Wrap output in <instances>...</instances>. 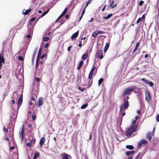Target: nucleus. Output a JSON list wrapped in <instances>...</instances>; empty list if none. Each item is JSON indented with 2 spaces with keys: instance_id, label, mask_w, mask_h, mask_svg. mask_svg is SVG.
<instances>
[{
  "instance_id": "a19ab883",
  "label": "nucleus",
  "mask_w": 159,
  "mask_h": 159,
  "mask_svg": "<svg viewBox=\"0 0 159 159\" xmlns=\"http://www.w3.org/2000/svg\"><path fill=\"white\" fill-rule=\"evenodd\" d=\"M36 53H37V50H36L34 51L33 54V57L34 58V57H35V56L36 54Z\"/></svg>"
},
{
  "instance_id": "bb28decb",
  "label": "nucleus",
  "mask_w": 159,
  "mask_h": 159,
  "mask_svg": "<svg viewBox=\"0 0 159 159\" xmlns=\"http://www.w3.org/2000/svg\"><path fill=\"white\" fill-rule=\"evenodd\" d=\"M140 141L143 144H146L147 143V141L144 139H142Z\"/></svg>"
},
{
  "instance_id": "2eb2a0df",
  "label": "nucleus",
  "mask_w": 159,
  "mask_h": 159,
  "mask_svg": "<svg viewBox=\"0 0 159 159\" xmlns=\"http://www.w3.org/2000/svg\"><path fill=\"white\" fill-rule=\"evenodd\" d=\"M134 152V151H127L125 152V154L126 156H129L130 155L132 154Z\"/></svg>"
},
{
  "instance_id": "20e7f679",
  "label": "nucleus",
  "mask_w": 159,
  "mask_h": 159,
  "mask_svg": "<svg viewBox=\"0 0 159 159\" xmlns=\"http://www.w3.org/2000/svg\"><path fill=\"white\" fill-rule=\"evenodd\" d=\"M145 93L146 100L148 102H150L152 98L150 93L148 91H145Z\"/></svg>"
},
{
  "instance_id": "4d7b16f0",
  "label": "nucleus",
  "mask_w": 159,
  "mask_h": 159,
  "mask_svg": "<svg viewBox=\"0 0 159 159\" xmlns=\"http://www.w3.org/2000/svg\"><path fill=\"white\" fill-rule=\"evenodd\" d=\"M145 15L144 14L142 16V17L141 18L142 20L143 19L144 20L145 19Z\"/></svg>"
},
{
  "instance_id": "f8f14e48",
  "label": "nucleus",
  "mask_w": 159,
  "mask_h": 159,
  "mask_svg": "<svg viewBox=\"0 0 159 159\" xmlns=\"http://www.w3.org/2000/svg\"><path fill=\"white\" fill-rule=\"evenodd\" d=\"M79 34V31H77L73 34L71 36V38L72 39H75L78 36Z\"/></svg>"
},
{
  "instance_id": "e2e57ef3",
  "label": "nucleus",
  "mask_w": 159,
  "mask_h": 159,
  "mask_svg": "<svg viewBox=\"0 0 159 159\" xmlns=\"http://www.w3.org/2000/svg\"><path fill=\"white\" fill-rule=\"evenodd\" d=\"M32 125L30 124H29L28 125V128H30L32 127Z\"/></svg>"
},
{
  "instance_id": "680f3d73",
  "label": "nucleus",
  "mask_w": 159,
  "mask_h": 159,
  "mask_svg": "<svg viewBox=\"0 0 159 159\" xmlns=\"http://www.w3.org/2000/svg\"><path fill=\"white\" fill-rule=\"evenodd\" d=\"M33 105V103L32 102H30L28 104L29 106H31Z\"/></svg>"
},
{
  "instance_id": "a18cd8bd",
  "label": "nucleus",
  "mask_w": 159,
  "mask_h": 159,
  "mask_svg": "<svg viewBox=\"0 0 159 159\" xmlns=\"http://www.w3.org/2000/svg\"><path fill=\"white\" fill-rule=\"evenodd\" d=\"M143 144H142V143L141 142V141H140L138 143V147H140Z\"/></svg>"
},
{
  "instance_id": "9d476101",
  "label": "nucleus",
  "mask_w": 159,
  "mask_h": 159,
  "mask_svg": "<svg viewBox=\"0 0 159 159\" xmlns=\"http://www.w3.org/2000/svg\"><path fill=\"white\" fill-rule=\"evenodd\" d=\"M22 101H23V94H22L20 95V96L18 100V108L20 107L21 104V103L22 102Z\"/></svg>"
},
{
  "instance_id": "49530a36",
  "label": "nucleus",
  "mask_w": 159,
  "mask_h": 159,
  "mask_svg": "<svg viewBox=\"0 0 159 159\" xmlns=\"http://www.w3.org/2000/svg\"><path fill=\"white\" fill-rule=\"evenodd\" d=\"M35 80L38 82H39L40 81V79L39 77H36L35 78Z\"/></svg>"
},
{
  "instance_id": "a211bd4d",
  "label": "nucleus",
  "mask_w": 159,
  "mask_h": 159,
  "mask_svg": "<svg viewBox=\"0 0 159 159\" xmlns=\"http://www.w3.org/2000/svg\"><path fill=\"white\" fill-rule=\"evenodd\" d=\"M126 148L130 150H133L134 149V146L131 145H127L126 146Z\"/></svg>"
},
{
  "instance_id": "0eeeda50",
  "label": "nucleus",
  "mask_w": 159,
  "mask_h": 159,
  "mask_svg": "<svg viewBox=\"0 0 159 159\" xmlns=\"http://www.w3.org/2000/svg\"><path fill=\"white\" fill-rule=\"evenodd\" d=\"M62 159H71V157L65 153H62L61 154Z\"/></svg>"
},
{
  "instance_id": "aec40b11",
  "label": "nucleus",
  "mask_w": 159,
  "mask_h": 159,
  "mask_svg": "<svg viewBox=\"0 0 159 159\" xmlns=\"http://www.w3.org/2000/svg\"><path fill=\"white\" fill-rule=\"evenodd\" d=\"M83 64V61H81L79 63V65H78L77 67V69L79 70L80 69L82 65Z\"/></svg>"
},
{
  "instance_id": "393cba45",
  "label": "nucleus",
  "mask_w": 159,
  "mask_h": 159,
  "mask_svg": "<svg viewBox=\"0 0 159 159\" xmlns=\"http://www.w3.org/2000/svg\"><path fill=\"white\" fill-rule=\"evenodd\" d=\"M97 45H101L102 47V45H103L102 42V40H98L97 42Z\"/></svg>"
},
{
  "instance_id": "13d9d810",
  "label": "nucleus",
  "mask_w": 159,
  "mask_h": 159,
  "mask_svg": "<svg viewBox=\"0 0 159 159\" xmlns=\"http://www.w3.org/2000/svg\"><path fill=\"white\" fill-rule=\"evenodd\" d=\"M81 46H82V42H81V41L80 42V43L79 44V46L80 47H81Z\"/></svg>"
},
{
  "instance_id": "de8ad7c7",
  "label": "nucleus",
  "mask_w": 159,
  "mask_h": 159,
  "mask_svg": "<svg viewBox=\"0 0 159 159\" xmlns=\"http://www.w3.org/2000/svg\"><path fill=\"white\" fill-rule=\"evenodd\" d=\"M50 39L49 37H44L43 40H49Z\"/></svg>"
},
{
  "instance_id": "09e8293b",
  "label": "nucleus",
  "mask_w": 159,
  "mask_h": 159,
  "mask_svg": "<svg viewBox=\"0 0 159 159\" xmlns=\"http://www.w3.org/2000/svg\"><path fill=\"white\" fill-rule=\"evenodd\" d=\"M97 32L98 33V34H103V33H104V32L102 31H100V30H99V31H97Z\"/></svg>"
},
{
  "instance_id": "7c9ffc66",
  "label": "nucleus",
  "mask_w": 159,
  "mask_h": 159,
  "mask_svg": "<svg viewBox=\"0 0 159 159\" xmlns=\"http://www.w3.org/2000/svg\"><path fill=\"white\" fill-rule=\"evenodd\" d=\"M98 34V33L96 31L93 33L92 34V36L94 37H95L97 36Z\"/></svg>"
},
{
  "instance_id": "412c9836",
  "label": "nucleus",
  "mask_w": 159,
  "mask_h": 159,
  "mask_svg": "<svg viewBox=\"0 0 159 159\" xmlns=\"http://www.w3.org/2000/svg\"><path fill=\"white\" fill-rule=\"evenodd\" d=\"M31 9H27L24 12H23V14L25 15H28L29 13L31 11Z\"/></svg>"
},
{
  "instance_id": "f03ea898",
  "label": "nucleus",
  "mask_w": 159,
  "mask_h": 159,
  "mask_svg": "<svg viewBox=\"0 0 159 159\" xmlns=\"http://www.w3.org/2000/svg\"><path fill=\"white\" fill-rule=\"evenodd\" d=\"M124 103L123 105H122L120 108V112H123L125 110L124 109H127L129 107V102L128 100L124 99Z\"/></svg>"
},
{
  "instance_id": "2f4dec72",
  "label": "nucleus",
  "mask_w": 159,
  "mask_h": 159,
  "mask_svg": "<svg viewBox=\"0 0 159 159\" xmlns=\"http://www.w3.org/2000/svg\"><path fill=\"white\" fill-rule=\"evenodd\" d=\"M24 132L21 131L20 136L21 137L22 140H23L24 139Z\"/></svg>"
},
{
  "instance_id": "338daca9",
  "label": "nucleus",
  "mask_w": 159,
  "mask_h": 159,
  "mask_svg": "<svg viewBox=\"0 0 159 159\" xmlns=\"http://www.w3.org/2000/svg\"><path fill=\"white\" fill-rule=\"evenodd\" d=\"M24 125H23V126H22V130H21V131L24 132Z\"/></svg>"
},
{
  "instance_id": "58836bf2",
  "label": "nucleus",
  "mask_w": 159,
  "mask_h": 159,
  "mask_svg": "<svg viewBox=\"0 0 159 159\" xmlns=\"http://www.w3.org/2000/svg\"><path fill=\"white\" fill-rule=\"evenodd\" d=\"M144 3V1H141L139 3V5L141 6H142L143 5Z\"/></svg>"
},
{
  "instance_id": "cd10ccee",
  "label": "nucleus",
  "mask_w": 159,
  "mask_h": 159,
  "mask_svg": "<svg viewBox=\"0 0 159 159\" xmlns=\"http://www.w3.org/2000/svg\"><path fill=\"white\" fill-rule=\"evenodd\" d=\"M103 80V78H100L98 81V85L99 86L102 83Z\"/></svg>"
},
{
  "instance_id": "6ab92c4d",
  "label": "nucleus",
  "mask_w": 159,
  "mask_h": 159,
  "mask_svg": "<svg viewBox=\"0 0 159 159\" xmlns=\"http://www.w3.org/2000/svg\"><path fill=\"white\" fill-rule=\"evenodd\" d=\"M146 137L147 139L149 140L150 141L152 138V136L151 135V133H148L146 135Z\"/></svg>"
},
{
  "instance_id": "0e129e2a",
  "label": "nucleus",
  "mask_w": 159,
  "mask_h": 159,
  "mask_svg": "<svg viewBox=\"0 0 159 159\" xmlns=\"http://www.w3.org/2000/svg\"><path fill=\"white\" fill-rule=\"evenodd\" d=\"M136 121L135 120H133L132 122V124L133 125L134 124L136 123Z\"/></svg>"
},
{
  "instance_id": "69168bd1",
  "label": "nucleus",
  "mask_w": 159,
  "mask_h": 159,
  "mask_svg": "<svg viewBox=\"0 0 159 159\" xmlns=\"http://www.w3.org/2000/svg\"><path fill=\"white\" fill-rule=\"evenodd\" d=\"M31 98L32 100H33V101H34L35 100V98L34 97L32 96L31 97Z\"/></svg>"
},
{
  "instance_id": "bf43d9fd",
  "label": "nucleus",
  "mask_w": 159,
  "mask_h": 159,
  "mask_svg": "<svg viewBox=\"0 0 159 159\" xmlns=\"http://www.w3.org/2000/svg\"><path fill=\"white\" fill-rule=\"evenodd\" d=\"M137 89L139 93H140L141 92V89L139 88H137Z\"/></svg>"
},
{
  "instance_id": "423d86ee",
  "label": "nucleus",
  "mask_w": 159,
  "mask_h": 159,
  "mask_svg": "<svg viewBox=\"0 0 159 159\" xmlns=\"http://www.w3.org/2000/svg\"><path fill=\"white\" fill-rule=\"evenodd\" d=\"M35 17H33L31 19V20L30 21V26H31L30 27L31 29H29L28 30L29 33L30 34H32L33 33V29L34 28V26L32 25L31 22L34 21L35 20Z\"/></svg>"
},
{
  "instance_id": "dca6fc26",
  "label": "nucleus",
  "mask_w": 159,
  "mask_h": 159,
  "mask_svg": "<svg viewBox=\"0 0 159 159\" xmlns=\"http://www.w3.org/2000/svg\"><path fill=\"white\" fill-rule=\"evenodd\" d=\"M42 49L41 48H40L39 49V51L38 52V55H37V59H38L39 58L40 56L41 55V52H42Z\"/></svg>"
},
{
  "instance_id": "6e6552de",
  "label": "nucleus",
  "mask_w": 159,
  "mask_h": 159,
  "mask_svg": "<svg viewBox=\"0 0 159 159\" xmlns=\"http://www.w3.org/2000/svg\"><path fill=\"white\" fill-rule=\"evenodd\" d=\"M43 98L42 97L39 98L37 101V105L39 107H40L43 103Z\"/></svg>"
},
{
  "instance_id": "473e14b6",
  "label": "nucleus",
  "mask_w": 159,
  "mask_h": 159,
  "mask_svg": "<svg viewBox=\"0 0 159 159\" xmlns=\"http://www.w3.org/2000/svg\"><path fill=\"white\" fill-rule=\"evenodd\" d=\"M36 142V139L34 138L33 139H32L30 141L31 143L34 144Z\"/></svg>"
},
{
  "instance_id": "8fccbe9b",
  "label": "nucleus",
  "mask_w": 159,
  "mask_h": 159,
  "mask_svg": "<svg viewBox=\"0 0 159 159\" xmlns=\"http://www.w3.org/2000/svg\"><path fill=\"white\" fill-rule=\"evenodd\" d=\"M86 7H85L83 10V11H82V16H83V15H84V14L85 12V9H86Z\"/></svg>"
},
{
  "instance_id": "4c0bfd02",
  "label": "nucleus",
  "mask_w": 159,
  "mask_h": 159,
  "mask_svg": "<svg viewBox=\"0 0 159 159\" xmlns=\"http://www.w3.org/2000/svg\"><path fill=\"white\" fill-rule=\"evenodd\" d=\"M32 119L33 120H34L36 118L35 114H34V115H33V114L32 115Z\"/></svg>"
},
{
  "instance_id": "ddd939ff",
  "label": "nucleus",
  "mask_w": 159,
  "mask_h": 159,
  "mask_svg": "<svg viewBox=\"0 0 159 159\" xmlns=\"http://www.w3.org/2000/svg\"><path fill=\"white\" fill-rule=\"evenodd\" d=\"M45 141V138L42 137L40 140L39 144L41 146L43 144Z\"/></svg>"
},
{
  "instance_id": "c03bdc74",
  "label": "nucleus",
  "mask_w": 159,
  "mask_h": 159,
  "mask_svg": "<svg viewBox=\"0 0 159 159\" xmlns=\"http://www.w3.org/2000/svg\"><path fill=\"white\" fill-rule=\"evenodd\" d=\"M47 55L46 54H43V55L41 56V59H43L44 58H45L46 57V56Z\"/></svg>"
},
{
  "instance_id": "37998d69",
  "label": "nucleus",
  "mask_w": 159,
  "mask_h": 159,
  "mask_svg": "<svg viewBox=\"0 0 159 159\" xmlns=\"http://www.w3.org/2000/svg\"><path fill=\"white\" fill-rule=\"evenodd\" d=\"M156 119L157 122H159V114L157 115L156 116Z\"/></svg>"
},
{
  "instance_id": "ea45409f",
  "label": "nucleus",
  "mask_w": 159,
  "mask_h": 159,
  "mask_svg": "<svg viewBox=\"0 0 159 159\" xmlns=\"http://www.w3.org/2000/svg\"><path fill=\"white\" fill-rule=\"evenodd\" d=\"M141 20L142 19L140 17L136 21V24H138L139 23V22L141 21Z\"/></svg>"
},
{
  "instance_id": "5fc2aeb1",
  "label": "nucleus",
  "mask_w": 159,
  "mask_h": 159,
  "mask_svg": "<svg viewBox=\"0 0 159 159\" xmlns=\"http://www.w3.org/2000/svg\"><path fill=\"white\" fill-rule=\"evenodd\" d=\"M26 144L29 147H30L31 146V143H27Z\"/></svg>"
},
{
  "instance_id": "6e6d98bb",
  "label": "nucleus",
  "mask_w": 159,
  "mask_h": 159,
  "mask_svg": "<svg viewBox=\"0 0 159 159\" xmlns=\"http://www.w3.org/2000/svg\"><path fill=\"white\" fill-rule=\"evenodd\" d=\"M72 47V46H70L68 47L67 48V50L68 51H70V48Z\"/></svg>"
},
{
  "instance_id": "f704fd0d",
  "label": "nucleus",
  "mask_w": 159,
  "mask_h": 159,
  "mask_svg": "<svg viewBox=\"0 0 159 159\" xmlns=\"http://www.w3.org/2000/svg\"><path fill=\"white\" fill-rule=\"evenodd\" d=\"M92 0H89L87 2H86V6L85 7H87L88 6V5L90 3H91V1Z\"/></svg>"
},
{
  "instance_id": "4468645a",
  "label": "nucleus",
  "mask_w": 159,
  "mask_h": 159,
  "mask_svg": "<svg viewBox=\"0 0 159 159\" xmlns=\"http://www.w3.org/2000/svg\"><path fill=\"white\" fill-rule=\"evenodd\" d=\"M109 43H107L106 44L105 46L104 49V52H106L107 51L109 46Z\"/></svg>"
},
{
  "instance_id": "c756f323",
  "label": "nucleus",
  "mask_w": 159,
  "mask_h": 159,
  "mask_svg": "<svg viewBox=\"0 0 159 159\" xmlns=\"http://www.w3.org/2000/svg\"><path fill=\"white\" fill-rule=\"evenodd\" d=\"M95 69H96L95 66H93L90 72V73L93 74V72Z\"/></svg>"
},
{
  "instance_id": "a878e982",
  "label": "nucleus",
  "mask_w": 159,
  "mask_h": 159,
  "mask_svg": "<svg viewBox=\"0 0 159 159\" xmlns=\"http://www.w3.org/2000/svg\"><path fill=\"white\" fill-rule=\"evenodd\" d=\"M49 11V9H48L45 12H44V13H43V14L41 16V17H43V16H44L45 15H46L47 13H48V12Z\"/></svg>"
},
{
  "instance_id": "3c124183",
  "label": "nucleus",
  "mask_w": 159,
  "mask_h": 159,
  "mask_svg": "<svg viewBox=\"0 0 159 159\" xmlns=\"http://www.w3.org/2000/svg\"><path fill=\"white\" fill-rule=\"evenodd\" d=\"M140 154L139 153L138 155L135 157V159H138V158H139L140 157Z\"/></svg>"
},
{
  "instance_id": "052dcab7",
  "label": "nucleus",
  "mask_w": 159,
  "mask_h": 159,
  "mask_svg": "<svg viewBox=\"0 0 159 159\" xmlns=\"http://www.w3.org/2000/svg\"><path fill=\"white\" fill-rule=\"evenodd\" d=\"M26 37L28 39H30L31 37V36L30 34H28L27 35H26Z\"/></svg>"
},
{
  "instance_id": "774afa93",
  "label": "nucleus",
  "mask_w": 159,
  "mask_h": 159,
  "mask_svg": "<svg viewBox=\"0 0 159 159\" xmlns=\"http://www.w3.org/2000/svg\"><path fill=\"white\" fill-rule=\"evenodd\" d=\"M13 33V31L12 30V29L10 31L9 35H10L11 34H12Z\"/></svg>"
},
{
  "instance_id": "39448f33",
  "label": "nucleus",
  "mask_w": 159,
  "mask_h": 159,
  "mask_svg": "<svg viewBox=\"0 0 159 159\" xmlns=\"http://www.w3.org/2000/svg\"><path fill=\"white\" fill-rule=\"evenodd\" d=\"M102 51L101 50H98L96 53V56L100 59H102L103 58Z\"/></svg>"
},
{
  "instance_id": "5701e85b",
  "label": "nucleus",
  "mask_w": 159,
  "mask_h": 159,
  "mask_svg": "<svg viewBox=\"0 0 159 159\" xmlns=\"http://www.w3.org/2000/svg\"><path fill=\"white\" fill-rule=\"evenodd\" d=\"M112 16V14H110L108 15L107 16H103L102 18L103 19H109L110 18H111Z\"/></svg>"
},
{
  "instance_id": "79ce46f5",
  "label": "nucleus",
  "mask_w": 159,
  "mask_h": 159,
  "mask_svg": "<svg viewBox=\"0 0 159 159\" xmlns=\"http://www.w3.org/2000/svg\"><path fill=\"white\" fill-rule=\"evenodd\" d=\"M3 130L7 133H8V132L7 128H6L5 127H3Z\"/></svg>"
},
{
  "instance_id": "864d4df0",
  "label": "nucleus",
  "mask_w": 159,
  "mask_h": 159,
  "mask_svg": "<svg viewBox=\"0 0 159 159\" xmlns=\"http://www.w3.org/2000/svg\"><path fill=\"white\" fill-rule=\"evenodd\" d=\"M48 45H49L48 43H46L45 45V46L44 48H47L48 47Z\"/></svg>"
},
{
  "instance_id": "e433bc0d",
  "label": "nucleus",
  "mask_w": 159,
  "mask_h": 159,
  "mask_svg": "<svg viewBox=\"0 0 159 159\" xmlns=\"http://www.w3.org/2000/svg\"><path fill=\"white\" fill-rule=\"evenodd\" d=\"M93 75V74L89 73V77H88L89 79H91Z\"/></svg>"
},
{
  "instance_id": "c85d7f7f",
  "label": "nucleus",
  "mask_w": 159,
  "mask_h": 159,
  "mask_svg": "<svg viewBox=\"0 0 159 159\" xmlns=\"http://www.w3.org/2000/svg\"><path fill=\"white\" fill-rule=\"evenodd\" d=\"M88 105V104L87 103L84 104L81 106V108L82 109H84L87 107Z\"/></svg>"
},
{
  "instance_id": "f3484780",
  "label": "nucleus",
  "mask_w": 159,
  "mask_h": 159,
  "mask_svg": "<svg viewBox=\"0 0 159 159\" xmlns=\"http://www.w3.org/2000/svg\"><path fill=\"white\" fill-rule=\"evenodd\" d=\"M139 42H138L136 43L135 48L134 49V50L132 52L133 53H134V52H135L137 50V49L139 46Z\"/></svg>"
},
{
  "instance_id": "c9c22d12",
  "label": "nucleus",
  "mask_w": 159,
  "mask_h": 159,
  "mask_svg": "<svg viewBox=\"0 0 159 159\" xmlns=\"http://www.w3.org/2000/svg\"><path fill=\"white\" fill-rule=\"evenodd\" d=\"M18 58L19 60H20V61H22L23 60H24L23 57L21 56H18Z\"/></svg>"
},
{
  "instance_id": "72a5a7b5",
  "label": "nucleus",
  "mask_w": 159,
  "mask_h": 159,
  "mask_svg": "<svg viewBox=\"0 0 159 159\" xmlns=\"http://www.w3.org/2000/svg\"><path fill=\"white\" fill-rule=\"evenodd\" d=\"M38 63H39V60L37 59L36 64V66H35V70H36V69L38 68Z\"/></svg>"
},
{
  "instance_id": "4be33fe9",
  "label": "nucleus",
  "mask_w": 159,
  "mask_h": 159,
  "mask_svg": "<svg viewBox=\"0 0 159 159\" xmlns=\"http://www.w3.org/2000/svg\"><path fill=\"white\" fill-rule=\"evenodd\" d=\"M114 2V0H112L110 4V7H111L112 8H113L115 7L116 6V4H115V5H113V4Z\"/></svg>"
},
{
  "instance_id": "b1692460",
  "label": "nucleus",
  "mask_w": 159,
  "mask_h": 159,
  "mask_svg": "<svg viewBox=\"0 0 159 159\" xmlns=\"http://www.w3.org/2000/svg\"><path fill=\"white\" fill-rule=\"evenodd\" d=\"M39 155V152H36L34 154L33 159H36V158H37L38 157V156Z\"/></svg>"
},
{
  "instance_id": "1a4fd4ad",
  "label": "nucleus",
  "mask_w": 159,
  "mask_h": 159,
  "mask_svg": "<svg viewBox=\"0 0 159 159\" xmlns=\"http://www.w3.org/2000/svg\"><path fill=\"white\" fill-rule=\"evenodd\" d=\"M141 80L144 82L145 83L149 84V85L151 87H152L153 85V83L152 82H149L148 80L146 79L145 78H143L141 79Z\"/></svg>"
},
{
  "instance_id": "9b49d317",
  "label": "nucleus",
  "mask_w": 159,
  "mask_h": 159,
  "mask_svg": "<svg viewBox=\"0 0 159 159\" xmlns=\"http://www.w3.org/2000/svg\"><path fill=\"white\" fill-rule=\"evenodd\" d=\"M89 53L88 51L86 52L85 54H83L82 57V59L84 61L86 59L88 56V54Z\"/></svg>"
},
{
  "instance_id": "603ef678",
  "label": "nucleus",
  "mask_w": 159,
  "mask_h": 159,
  "mask_svg": "<svg viewBox=\"0 0 159 159\" xmlns=\"http://www.w3.org/2000/svg\"><path fill=\"white\" fill-rule=\"evenodd\" d=\"M67 10V7H66L65 9L62 12L64 13H65V14Z\"/></svg>"
},
{
  "instance_id": "7ed1b4c3",
  "label": "nucleus",
  "mask_w": 159,
  "mask_h": 159,
  "mask_svg": "<svg viewBox=\"0 0 159 159\" xmlns=\"http://www.w3.org/2000/svg\"><path fill=\"white\" fill-rule=\"evenodd\" d=\"M136 88V86H133L130 87L126 89L124 93L122 94L123 97L125 96L127 94H128L131 91L134 90Z\"/></svg>"
},
{
  "instance_id": "f257e3e1",
  "label": "nucleus",
  "mask_w": 159,
  "mask_h": 159,
  "mask_svg": "<svg viewBox=\"0 0 159 159\" xmlns=\"http://www.w3.org/2000/svg\"><path fill=\"white\" fill-rule=\"evenodd\" d=\"M137 127L138 126L137 125H135L132 126L130 128H128L126 132V136L129 137L136 130Z\"/></svg>"
}]
</instances>
